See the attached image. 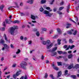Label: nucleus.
I'll return each mask as SVG.
<instances>
[{
    "instance_id": "f257e3e1",
    "label": "nucleus",
    "mask_w": 79,
    "mask_h": 79,
    "mask_svg": "<svg viewBox=\"0 0 79 79\" xmlns=\"http://www.w3.org/2000/svg\"><path fill=\"white\" fill-rule=\"evenodd\" d=\"M14 28L13 27H11L10 29V33L11 35H14L15 30V29H18V27L16 25L14 26Z\"/></svg>"
},
{
    "instance_id": "f03ea898",
    "label": "nucleus",
    "mask_w": 79,
    "mask_h": 79,
    "mask_svg": "<svg viewBox=\"0 0 79 79\" xmlns=\"http://www.w3.org/2000/svg\"><path fill=\"white\" fill-rule=\"evenodd\" d=\"M57 49V47H56L55 48H54L52 49V53L51 54V55L52 56H55L56 55V52H55L56 50Z\"/></svg>"
},
{
    "instance_id": "7ed1b4c3",
    "label": "nucleus",
    "mask_w": 79,
    "mask_h": 79,
    "mask_svg": "<svg viewBox=\"0 0 79 79\" xmlns=\"http://www.w3.org/2000/svg\"><path fill=\"white\" fill-rule=\"evenodd\" d=\"M44 14H45L46 15H47V16H48L50 17L53 15L52 13H51V14H50V12L47 10H45L44 12Z\"/></svg>"
},
{
    "instance_id": "20e7f679",
    "label": "nucleus",
    "mask_w": 79,
    "mask_h": 79,
    "mask_svg": "<svg viewBox=\"0 0 79 79\" xmlns=\"http://www.w3.org/2000/svg\"><path fill=\"white\" fill-rule=\"evenodd\" d=\"M53 43H51L50 44H47V49H50L51 47H53Z\"/></svg>"
},
{
    "instance_id": "39448f33",
    "label": "nucleus",
    "mask_w": 79,
    "mask_h": 79,
    "mask_svg": "<svg viewBox=\"0 0 79 79\" xmlns=\"http://www.w3.org/2000/svg\"><path fill=\"white\" fill-rule=\"evenodd\" d=\"M27 65V64L26 62H23V63H21L20 64V66L22 68H24L25 66Z\"/></svg>"
},
{
    "instance_id": "423d86ee",
    "label": "nucleus",
    "mask_w": 79,
    "mask_h": 79,
    "mask_svg": "<svg viewBox=\"0 0 79 79\" xmlns=\"http://www.w3.org/2000/svg\"><path fill=\"white\" fill-rule=\"evenodd\" d=\"M52 66L53 67V69H55V70H58V68L57 67H56V66L55 65V64H52Z\"/></svg>"
},
{
    "instance_id": "0eeeda50",
    "label": "nucleus",
    "mask_w": 79,
    "mask_h": 79,
    "mask_svg": "<svg viewBox=\"0 0 79 79\" xmlns=\"http://www.w3.org/2000/svg\"><path fill=\"white\" fill-rule=\"evenodd\" d=\"M5 21L6 24H11V22H9V20L7 19H5Z\"/></svg>"
},
{
    "instance_id": "6e6552de",
    "label": "nucleus",
    "mask_w": 79,
    "mask_h": 79,
    "mask_svg": "<svg viewBox=\"0 0 79 79\" xmlns=\"http://www.w3.org/2000/svg\"><path fill=\"white\" fill-rule=\"evenodd\" d=\"M21 71H21V70H19L16 73V75H17L18 76L20 74V72H21Z\"/></svg>"
},
{
    "instance_id": "1a4fd4ad",
    "label": "nucleus",
    "mask_w": 79,
    "mask_h": 79,
    "mask_svg": "<svg viewBox=\"0 0 79 79\" xmlns=\"http://www.w3.org/2000/svg\"><path fill=\"white\" fill-rule=\"evenodd\" d=\"M4 46L6 49H8L9 48V46L6 44H4Z\"/></svg>"
},
{
    "instance_id": "9d476101",
    "label": "nucleus",
    "mask_w": 79,
    "mask_h": 79,
    "mask_svg": "<svg viewBox=\"0 0 79 79\" xmlns=\"http://www.w3.org/2000/svg\"><path fill=\"white\" fill-rule=\"evenodd\" d=\"M27 3H30V4H32L33 3V0H29L27 1Z\"/></svg>"
},
{
    "instance_id": "9b49d317",
    "label": "nucleus",
    "mask_w": 79,
    "mask_h": 79,
    "mask_svg": "<svg viewBox=\"0 0 79 79\" xmlns=\"http://www.w3.org/2000/svg\"><path fill=\"white\" fill-rule=\"evenodd\" d=\"M31 18L33 20H35V17L34 15H31Z\"/></svg>"
},
{
    "instance_id": "f8f14e48",
    "label": "nucleus",
    "mask_w": 79,
    "mask_h": 79,
    "mask_svg": "<svg viewBox=\"0 0 79 79\" xmlns=\"http://www.w3.org/2000/svg\"><path fill=\"white\" fill-rule=\"evenodd\" d=\"M3 8H4V5H2L1 6L0 9L1 11H3Z\"/></svg>"
},
{
    "instance_id": "ddd939ff",
    "label": "nucleus",
    "mask_w": 79,
    "mask_h": 79,
    "mask_svg": "<svg viewBox=\"0 0 79 79\" xmlns=\"http://www.w3.org/2000/svg\"><path fill=\"white\" fill-rule=\"evenodd\" d=\"M73 30H71V31H68L67 32L69 34H73Z\"/></svg>"
},
{
    "instance_id": "4468645a",
    "label": "nucleus",
    "mask_w": 79,
    "mask_h": 79,
    "mask_svg": "<svg viewBox=\"0 0 79 79\" xmlns=\"http://www.w3.org/2000/svg\"><path fill=\"white\" fill-rule=\"evenodd\" d=\"M58 77H60L61 76V72L60 71L58 73Z\"/></svg>"
},
{
    "instance_id": "2eb2a0df",
    "label": "nucleus",
    "mask_w": 79,
    "mask_h": 79,
    "mask_svg": "<svg viewBox=\"0 0 79 79\" xmlns=\"http://www.w3.org/2000/svg\"><path fill=\"white\" fill-rule=\"evenodd\" d=\"M13 23L14 24H16V23H17V24H19V21L18 20H17L13 22Z\"/></svg>"
},
{
    "instance_id": "dca6fc26",
    "label": "nucleus",
    "mask_w": 79,
    "mask_h": 79,
    "mask_svg": "<svg viewBox=\"0 0 79 79\" xmlns=\"http://www.w3.org/2000/svg\"><path fill=\"white\" fill-rule=\"evenodd\" d=\"M73 67V64H70V66H69L68 67V68L69 69H71Z\"/></svg>"
},
{
    "instance_id": "f3484780",
    "label": "nucleus",
    "mask_w": 79,
    "mask_h": 79,
    "mask_svg": "<svg viewBox=\"0 0 79 79\" xmlns=\"http://www.w3.org/2000/svg\"><path fill=\"white\" fill-rule=\"evenodd\" d=\"M5 43V41H4V40H0V44H3Z\"/></svg>"
},
{
    "instance_id": "a211bd4d",
    "label": "nucleus",
    "mask_w": 79,
    "mask_h": 79,
    "mask_svg": "<svg viewBox=\"0 0 79 79\" xmlns=\"http://www.w3.org/2000/svg\"><path fill=\"white\" fill-rule=\"evenodd\" d=\"M46 2V1L45 0H41V3L42 4H44V3H45Z\"/></svg>"
},
{
    "instance_id": "6ab92c4d",
    "label": "nucleus",
    "mask_w": 79,
    "mask_h": 79,
    "mask_svg": "<svg viewBox=\"0 0 79 79\" xmlns=\"http://www.w3.org/2000/svg\"><path fill=\"white\" fill-rule=\"evenodd\" d=\"M57 30L59 34H61V31L60 28H57Z\"/></svg>"
},
{
    "instance_id": "aec40b11",
    "label": "nucleus",
    "mask_w": 79,
    "mask_h": 79,
    "mask_svg": "<svg viewBox=\"0 0 79 79\" xmlns=\"http://www.w3.org/2000/svg\"><path fill=\"white\" fill-rule=\"evenodd\" d=\"M61 40L60 39H58L57 40V42H58V45H60V44H61Z\"/></svg>"
},
{
    "instance_id": "412c9836",
    "label": "nucleus",
    "mask_w": 79,
    "mask_h": 79,
    "mask_svg": "<svg viewBox=\"0 0 79 79\" xmlns=\"http://www.w3.org/2000/svg\"><path fill=\"white\" fill-rule=\"evenodd\" d=\"M51 43V42L50 41V40H48L46 41V44H50Z\"/></svg>"
},
{
    "instance_id": "4be33fe9",
    "label": "nucleus",
    "mask_w": 79,
    "mask_h": 79,
    "mask_svg": "<svg viewBox=\"0 0 79 79\" xmlns=\"http://www.w3.org/2000/svg\"><path fill=\"white\" fill-rule=\"evenodd\" d=\"M0 31H5V28L2 27L1 28H0Z\"/></svg>"
},
{
    "instance_id": "5701e85b",
    "label": "nucleus",
    "mask_w": 79,
    "mask_h": 79,
    "mask_svg": "<svg viewBox=\"0 0 79 79\" xmlns=\"http://www.w3.org/2000/svg\"><path fill=\"white\" fill-rule=\"evenodd\" d=\"M73 57V54H70L68 56V58L69 59Z\"/></svg>"
},
{
    "instance_id": "b1692460",
    "label": "nucleus",
    "mask_w": 79,
    "mask_h": 79,
    "mask_svg": "<svg viewBox=\"0 0 79 79\" xmlns=\"http://www.w3.org/2000/svg\"><path fill=\"white\" fill-rule=\"evenodd\" d=\"M4 37L5 38V40H6V42H8V40L7 38H6V35H5V34H4Z\"/></svg>"
},
{
    "instance_id": "393cba45",
    "label": "nucleus",
    "mask_w": 79,
    "mask_h": 79,
    "mask_svg": "<svg viewBox=\"0 0 79 79\" xmlns=\"http://www.w3.org/2000/svg\"><path fill=\"white\" fill-rule=\"evenodd\" d=\"M71 77H72L73 79H76V76L74 75H72L71 76Z\"/></svg>"
},
{
    "instance_id": "a878e982",
    "label": "nucleus",
    "mask_w": 79,
    "mask_h": 79,
    "mask_svg": "<svg viewBox=\"0 0 79 79\" xmlns=\"http://www.w3.org/2000/svg\"><path fill=\"white\" fill-rule=\"evenodd\" d=\"M18 76H17V75L15 74L13 75V77L14 78V79H16V77Z\"/></svg>"
},
{
    "instance_id": "bb28decb",
    "label": "nucleus",
    "mask_w": 79,
    "mask_h": 79,
    "mask_svg": "<svg viewBox=\"0 0 79 79\" xmlns=\"http://www.w3.org/2000/svg\"><path fill=\"white\" fill-rule=\"evenodd\" d=\"M57 64L58 66H61V62H57Z\"/></svg>"
},
{
    "instance_id": "cd10ccee",
    "label": "nucleus",
    "mask_w": 79,
    "mask_h": 79,
    "mask_svg": "<svg viewBox=\"0 0 79 79\" xmlns=\"http://www.w3.org/2000/svg\"><path fill=\"white\" fill-rule=\"evenodd\" d=\"M15 4L17 8H19V6H18V3L16 2H15Z\"/></svg>"
},
{
    "instance_id": "c85d7f7f",
    "label": "nucleus",
    "mask_w": 79,
    "mask_h": 79,
    "mask_svg": "<svg viewBox=\"0 0 79 79\" xmlns=\"http://www.w3.org/2000/svg\"><path fill=\"white\" fill-rule=\"evenodd\" d=\"M20 52H21V51L20 50H19V49H18V50L17 52H16V54H19V53Z\"/></svg>"
},
{
    "instance_id": "c756f323",
    "label": "nucleus",
    "mask_w": 79,
    "mask_h": 79,
    "mask_svg": "<svg viewBox=\"0 0 79 79\" xmlns=\"http://www.w3.org/2000/svg\"><path fill=\"white\" fill-rule=\"evenodd\" d=\"M67 25H68V26H67L66 27L67 29L69 28L70 27L69 26H71V24H69V23H68L67 24Z\"/></svg>"
},
{
    "instance_id": "7c9ffc66",
    "label": "nucleus",
    "mask_w": 79,
    "mask_h": 79,
    "mask_svg": "<svg viewBox=\"0 0 79 79\" xmlns=\"http://www.w3.org/2000/svg\"><path fill=\"white\" fill-rule=\"evenodd\" d=\"M36 35L38 36V37H39V36L40 35V33H39V32L37 31V32H36Z\"/></svg>"
},
{
    "instance_id": "2f4dec72",
    "label": "nucleus",
    "mask_w": 79,
    "mask_h": 79,
    "mask_svg": "<svg viewBox=\"0 0 79 79\" xmlns=\"http://www.w3.org/2000/svg\"><path fill=\"white\" fill-rule=\"evenodd\" d=\"M42 43L43 44V45H46L47 44V42L46 41H43L42 42Z\"/></svg>"
},
{
    "instance_id": "473e14b6",
    "label": "nucleus",
    "mask_w": 79,
    "mask_h": 79,
    "mask_svg": "<svg viewBox=\"0 0 79 79\" xmlns=\"http://www.w3.org/2000/svg\"><path fill=\"white\" fill-rule=\"evenodd\" d=\"M68 70H65V74H64V75H65V76H66V75H67V74H68Z\"/></svg>"
},
{
    "instance_id": "72a5a7b5",
    "label": "nucleus",
    "mask_w": 79,
    "mask_h": 79,
    "mask_svg": "<svg viewBox=\"0 0 79 79\" xmlns=\"http://www.w3.org/2000/svg\"><path fill=\"white\" fill-rule=\"evenodd\" d=\"M77 32V31H75L73 34V35H76Z\"/></svg>"
},
{
    "instance_id": "f704fd0d",
    "label": "nucleus",
    "mask_w": 79,
    "mask_h": 79,
    "mask_svg": "<svg viewBox=\"0 0 79 79\" xmlns=\"http://www.w3.org/2000/svg\"><path fill=\"white\" fill-rule=\"evenodd\" d=\"M63 8H64V7H60L59 8V10L61 11V10H62Z\"/></svg>"
},
{
    "instance_id": "c9c22d12",
    "label": "nucleus",
    "mask_w": 79,
    "mask_h": 79,
    "mask_svg": "<svg viewBox=\"0 0 79 79\" xmlns=\"http://www.w3.org/2000/svg\"><path fill=\"white\" fill-rule=\"evenodd\" d=\"M40 11H41V12H42V11H44V8H43L42 7H41L40 9Z\"/></svg>"
},
{
    "instance_id": "e433bc0d",
    "label": "nucleus",
    "mask_w": 79,
    "mask_h": 79,
    "mask_svg": "<svg viewBox=\"0 0 79 79\" xmlns=\"http://www.w3.org/2000/svg\"><path fill=\"white\" fill-rule=\"evenodd\" d=\"M41 30H42L43 31H46L47 30V28H41Z\"/></svg>"
},
{
    "instance_id": "4c0bfd02",
    "label": "nucleus",
    "mask_w": 79,
    "mask_h": 79,
    "mask_svg": "<svg viewBox=\"0 0 79 79\" xmlns=\"http://www.w3.org/2000/svg\"><path fill=\"white\" fill-rule=\"evenodd\" d=\"M55 2V0H53L52 1L50 2V5H52L53 2Z\"/></svg>"
},
{
    "instance_id": "58836bf2",
    "label": "nucleus",
    "mask_w": 79,
    "mask_h": 79,
    "mask_svg": "<svg viewBox=\"0 0 79 79\" xmlns=\"http://www.w3.org/2000/svg\"><path fill=\"white\" fill-rule=\"evenodd\" d=\"M57 52L59 55H61V54H62V51H58Z\"/></svg>"
},
{
    "instance_id": "ea45409f",
    "label": "nucleus",
    "mask_w": 79,
    "mask_h": 79,
    "mask_svg": "<svg viewBox=\"0 0 79 79\" xmlns=\"http://www.w3.org/2000/svg\"><path fill=\"white\" fill-rule=\"evenodd\" d=\"M71 47V46L70 45H69L68 46V48H67L65 50H69V48Z\"/></svg>"
},
{
    "instance_id": "a19ab883",
    "label": "nucleus",
    "mask_w": 79,
    "mask_h": 79,
    "mask_svg": "<svg viewBox=\"0 0 79 79\" xmlns=\"http://www.w3.org/2000/svg\"><path fill=\"white\" fill-rule=\"evenodd\" d=\"M32 41H31V40L29 41H28V44L30 45V44H32Z\"/></svg>"
},
{
    "instance_id": "79ce46f5",
    "label": "nucleus",
    "mask_w": 79,
    "mask_h": 79,
    "mask_svg": "<svg viewBox=\"0 0 79 79\" xmlns=\"http://www.w3.org/2000/svg\"><path fill=\"white\" fill-rule=\"evenodd\" d=\"M70 21H72V22H73V23H75L76 24H77L76 23V22H75V21H74L73 20V19H69Z\"/></svg>"
},
{
    "instance_id": "37998d69",
    "label": "nucleus",
    "mask_w": 79,
    "mask_h": 79,
    "mask_svg": "<svg viewBox=\"0 0 79 79\" xmlns=\"http://www.w3.org/2000/svg\"><path fill=\"white\" fill-rule=\"evenodd\" d=\"M69 43H71V44H73V41H72V40L70 39L69 40Z\"/></svg>"
},
{
    "instance_id": "c03bdc74",
    "label": "nucleus",
    "mask_w": 79,
    "mask_h": 79,
    "mask_svg": "<svg viewBox=\"0 0 79 79\" xmlns=\"http://www.w3.org/2000/svg\"><path fill=\"white\" fill-rule=\"evenodd\" d=\"M75 46L74 45H73V46H71V47L70 46V49H73V48Z\"/></svg>"
},
{
    "instance_id": "a18cd8bd",
    "label": "nucleus",
    "mask_w": 79,
    "mask_h": 79,
    "mask_svg": "<svg viewBox=\"0 0 79 79\" xmlns=\"http://www.w3.org/2000/svg\"><path fill=\"white\" fill-rule=\"evenodd\" d=\"M48 77V75L47 73H46L45 74V76L44 77L45 78H47Z\"/></svg>"
},
{
    "instance_id": "49530a36",
    "label": "nucleus",
    "mask_w": 79,
    "mask_h": 79,
    "mask_svg": "<svg viewBox=\"0 0 79 79\" xmlns=\"http://www.w3.org/2000/svg\"><path fill=\"white\" fill-rule=\"evenodd\" d=\"M16 64H15L12 65V67H13V68H15V67H16Z\"/></svg>"
},
{
    "instance_id": "de8ad7c7",
    "label": "nucleus",
    "mask_w": 79,
    "mask_h": 79,
    "mask_svg": "<svg viewBox=\"0 0 79 79\" xmlns=\"http://www.w3.org/2000/svg\"><path fill=\"white\" fill-rule=\"evenodd\" d=\"M20 39L21 40H23L24 39V37L23 36H20Z\"/></svg>"
},
{
    "instance_id": "09e8293b",
    "label": "nucleus",
    "mask_w": 79,
    "mask_h": 79,
    "mask_svg": "<svg viewBox=\"0 0 79 79\" xmlns=\"http://www.w3.org/2000/svg\"><path fill=\"white\" fill-rule=\"evenodd\" d=\"M50 76L51 77V78H52V79H53L54 77H53V75H50Z\"/></svg>"
},
{
    "instance_id": "8fccbe9b",
    "label": "nucleus",
    "mask_w": 79,
    "mask_h": 79,
    "mask_svg": "<svg viewBox=\"0 0 79 79\" xmlns=\"http://www.w3.org/2000/svg\"><path fill=\"white\" fill-rule=\"evenodd\" d=\"M10 47L12 48H14V46H13V45L12 44H11Z\"/></svg>"
},
{
    "instance_id": "3c124183",
    "label": "nucleus",
    "mask_w": 79,
    "mask_h": 79,
    "mask_svg": "<svg viewBox=\"0 0 79 79\" xmlns=\"http://www.w3.org/2000/svg\"><path fill=\"white\" fill-rule=\"evenodd\" d=\"M40 39L41 40H42V41H43V40H44V38L43 37L40 38Z\"/></svg>"
},
{
    "instance_id": "603ef678",
    "label": "nucleus",
    "mask_w": 79,
    "mask_h": 79,
    "mask_svg": "<svg viewBox=\"0 0 79 79\" xmlns=\"http://www.w3.org/2000/svg\"><path fill=\"white\" fill-rule=\"evenodd\" d=\"M20 6H23V2H21L20 4Z\"/></svg>"
},
{
    "instance_id": "864d4df0",
    "label": "nucleus",
    "mask_w": 79,
    "mask_h": 79,
    "mask_svg": "<svg viewBox=\"0 0 79 79\" xmlns=\"http://www.w3.org/2000/svg\"><path fill=\"white\" fill-rule=\"evenodd\" d=\"M3 25L4 26H6V24L5 23V22H3Z\"/></svg>"
},
{
    "instance_id": "5fc2aeb1",
    "label": "nucleus",
    "mask_w": 79,
    "mask_h": 79,
    "mask_svg": "<svg viewBox=\"0 0 79 79\" xmlns=\"http://www.w3.org/2000/svg\"><path fill=\"white\" fill-rule=\"evenodd\" d=\"M67 47L68 46L67 45H64V48H67Z\"/></svg>"
},
{
    "instance_id": "6e6d98bb",
    "label": "nucleus",
    "mask_w": 79,
    "mask_h": 79,
    "mask_svg": "<svg viewBox=\"0 0 79 79\" xmlns=\"http://www.w3.org/2000/svg\"><path fill=\"white\" fill-rule=\"evenodd\" d=\"M20 15L21 16H24V14L23 13H20Z\"/></svg>"
},
{
    "instance_id": "4d7b16f0",
    "label": "nucleus",
    "mask_w": 79,
    "mask_h": 79,
    "mask_svg": "<svg viewBox=\"0 0 79 79\" xmlns=\"http://www.w3.org/2000/svg\"><path fill=\"white\" fill-rule=\"evenodd\" d=\"M46 9L47 10H50V8L49 7H48L46 8Z\"/></svg>"
},
{
    "instance_id": "13d9d810",
    "label": "nucleus",
    "mask_w": 79,
    "mask_h": 79,
    "mask_svg": "<svg viewBox=\"0 0 79 79\" xmlns=\"http://www.w3.org/2000/svg\"><path fill=\"white\" fill-rule=\"evenodd\" d=\"M58 38L57 36H55L53 37V39H56V38Z\"/></svg>"
},
{
    "instance_id": "bf43d9fd",
    "label": "nucleus",
    "mask_w": 79,
    "mask_h": 79,
    "mask_svg": "<svg viewBox=\"0 0 79 79\" xmlns=\"http://www.w3.org/2000/svg\"><path fill=\"white\" fill-rule=\"evenodd\" d=\"M69 9H70L69 6H68L67 7V10H69Z\"/></svg>"
},
{
    "instance_id": "052dcab7",
    "label": "nucleus",
    "mask_w": 79,
    "mask_h": 79,
    "mask_svg": "<svg viewBox=\"0 0 79 79\" xmlns=\"http://www.w3.org/2000/svg\"><path fill=\"white\" fill-rule=\"evenodd\" d=\"M63 58V56H59V57H57V59H59V58Z\"/></svg>"
},
{
    "instance_id": "680f3d73",
    "label": "nucleus",
    "mask_w": 79,
    "mask_h": 79,
    "mask_svg": "<svg viewBox=\"0 0 79 79\" xmlns=\"http://www.w3.org/2000/svg\"><path fill=\"white\" fill-rule=\"evenodd\" d=\"M53 11H54L55 12V11H56V8H54V9H53Z\"/></svg>"
},
{
    "instance_id": "e2e57ef3",
    "label": "nucleus",
    "mask_w": 79,
    "mask_h": 79,
    "mask_svg": "<svg viewBox=\"0 0 79 79\" xmlns=\"http://www.w3.org/2000/svg\"><path fill=\"white\" fill-rule=\"evenodd\" d=\"M27 79V75H25L24 77V79Z\"/></svg>"
},
{
    "instance_id": "0e129e2a",
    "label": "nucleus",
    "mask_w": 79,
    "mask_h": 79,
    "mask_svg": "<svg viewBox=\"0 0 79 79\" xmlns=\"http://www.w3.org/2000/svg\"><path fill=\"white\" fill-rule=\"evenodd\" d=\"M64 2H62L60 3V5H62L64 4Z\"/></svg>"
},
{
    "instance_id": "69168bd1",
    "label": "nucleus",
    "mask_w": 79,
    "mask_h": 79,
    "mask_svg": "<svg viewBox=\"0 0 79 79\" xmlns=\"http://www.w3.org/2000/svg\"><path fill=\"white\" fill-rule=\"evenodd\" d=\"M4 60V58L3 57H2L1 58V61H3Z\"/></svg>"
},
{
    "instance_id": "338daca9",
    "label": "nucleus",
    "mask_w": 79,
    "mask_h": 79,
    "mask_svg": "<svg viewBox=\"0 0 79 79\" xmlns=\"http://www.w3.org/2000/svg\"><path fill=\"white\" fill-rule=\"evenodd\" d=\"M32 23H36V22L35 21H32Z\"/></svg>"
},
{
    "instance_id": "774afa93",
    "label": "nucleus",
    "mask_w": 79,
    "mask_h": 79,
    "mask_svg": "<svg viewBox=\"0 0 79 79\" xmlns=\"http://www.w3.org/2000/svg\"><path fill=\"white\" fill-rule=\"evenodd\" d=\"M72 52H71V51H68V53L70 54V53H71Z\"/></svg>"
}]
</instances>
